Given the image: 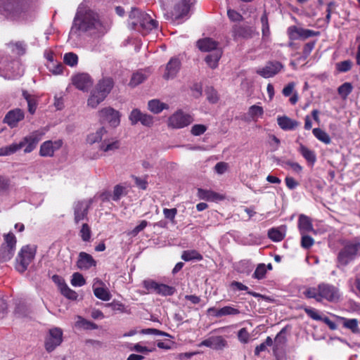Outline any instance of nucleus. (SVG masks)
Segmentation results:
<instances>
[{"label":"nucleus","mask_w":360,"mask_h":360,"mask_svg":"<svg viewBox=\"0 0 360 360\" xmlns=\"http://www.w3.org/2000/svg\"><path fill=\"white\" fill-rule=\"evenodd\" d=\"M38 0H0V15L11 21H20L37 8Z\"/></svg>","instance_id":"1"},{"label":"nucleus","mask_w":360,"mask_h":360,"mask_svg":"<svg viewBox=\"0 0 360 360\" xmlns=\"http://www.w3.org/2000/svg\"><path fill=\"white\" fill-rule=\"evenodd\" d=\"M304 296L307 299H314L321 302L326 300L329 302L336 303L341 297L340 289L328 283H321L316 287L307 288L303 292Z\"/></svg>","instance_id":"2"},{"label":"nucleus","mask_w":360,"mask_h":360,"mask_svg":"<svg viewBox=\"0 0 360 360\" xmlns=\"http://www.w3.org/2000/svg\"><path fill=\"white\" fill-rule=\"evenodd\" d=\"M42 135V133L38 131H35L32 132L30 136H25L22 141L18 143H14L6 147L0 148V156H6L13 154L23 148L25 146H26L25 148L24 149L25 153H31L36 148L37 145L41 139Z\"/></svg>","instance_id":"3"},{"label":"nucleus","mask_w":360,"mask_h":360,"mask_svg":"<svg viewBox=\"0 0 360 360\" xmlns=\"http://www.w3.org/2000/svg\"><path fill=\"white\" fill-rule=\"evenodd\" d=\"M99 24L98 15L92 10L77 12L72 27V32H86L94 29Z\"/></svg>","instance_id":"4"},{"label":"nucleus","mask_w":360,"mask_h":360,"mask_svg":"<svg viewBox=\"0 0 360 360\" xmlns=\"http://www.w3.org/2000/svg\"><path fill=\"white\" fill-rule=\"evenodd\" d=\"M342 248L337 256L338 265L346 266L353 261L360 252V240L355 238L352 240H345L342 243Z\"/></svg>","instance_id":"5"},{"label":"nucleus","mask_w":360,"mask_h":360,"mask_svg":"<svg viewBox=\"0 0 360 360\" xmlns=\"http://www.w3.org/2000/svg\"><path fill=\"white\" fill-rule=\"evenodd\" d=\"M129 18L134 28L139 25L147 32L156 29L158 25V21L153 19L149 14L136 8H131Z\"/></svg>","instance_id":"6"},{"label":"nucleus","mask_w":360,"mask_h":360,"mask_svg":"<svg viewBox=\"0 0 360 360\" xmlns=\"http://www.w3.org/2000/svg\"><path fill=\"white\" fill-rule=\"evenodd\" d=\"M107 131L105 127H101L96 132L89 134L87 136L86 141L89 144H94L101 141L99 146L100 150L103 152H108L117 149L120 146L118 141H110L106 136Z\"/></svg>","instance_id":"7"},{"label":"nucleus","mask_w":360,"mask_h":360,"mask_svg":"<svg viewBox=\"0 0 360 360\" xmlns=\"http://www.w3.org/2000/svg\"><path fill=\"white\" fill-rule=\"evenodd\" d=\"M36 250L30 245L21 248L16 259L15 269L20 273L25 272L34 258Z\"/></svg>","instance_id":"8"},{"label":"nucleus","mask_w":360,"mask_h":360,"mask_svg":"<svg viewBox=\"0 0 360 360\" xmlns=\"http://www.w3.org/2000/svg\"><path fill=\"white\" fill-rule=\"evenodd\" d=\"M99 122L108 123L111 127H116L120 123V114L119 111L111 107H105L98 112Z\"/></svg>","instance_id":"9"},{"label":"nucleus","mask_w":360,"mask_h":360,"mask_svg":"<svg viewBox=\"0 0 360 360\" xmlns=\"http://www.w3.org/2000/svg\"><path fill=\"white\" fill-rule=\"evenodd\" d=\"M193 121L191 115L179 110L169 117L167 124L172 129H181L188 126Z\"/></svg>","instance_id":"10"},{"label":"nucleus","mask_w":360,"mask_h":360,"mask_svg":"<svg viewBox=\"0 0 360 360\" xmlns=\"http://www.w3.org/2000/svg\"><path fill=\"white\" fill-rule=\"evenodd\" d=\"M63 342V330L60 328H53L46 337L44 347L48 352H51Z\"/></svg>","instance_id":"11"},{"label":"nucleus","mask_w":360,"mask_h":360,"mask_svg":"<svg viewBox=\"0 0 360 360\" xmlns=\"http://www.w3.org/2000/svg\"><path fill=\"white\" fill-rule=\"evenodd\" d=\"M287 33L290 40L295 41L297 39L305 40L309 37H317L320 35V32L309 29L298 27L295 25L290 26L287 30Z\"/></svg>","instance_id":"12"},{"label":"nucleus","mask_w":360,"mask_h":360,"mask_svg":"<svg viewBox=\"0 0 360 360\" xmlns=\"http://www.w3.org/2000/svg\"><path fill=\"white\" fill-rule=\"evenodd\" d=\"M194 0H178L172 12V18L176 20L186 16Z\"/></svg>","instance_id":"13"},{"label":"nucleus","mask_w":360,"mask_h":360,"mask_svg":"<svg viewBox=\"0 0 360 360\" xmlns=\"http://www.w3.org/2000/svg\"><path fill=\"white\" fill-rule=\"evenodd\" d=\"M25 118V112L20 108L9 110L5 115L3 122L11 128H15Z\"/></svg>","instance_id":"14"},{"label":"nucleus","mask_w":360,"mask_h":360,"mask_svg":"<svg viewBox=\"0 0 360 360\" xmlns=\"http://www.w3.org/2000/svg\"><path fill=\"white\" fill-rule=\"evenodd\" d=\"M72 84L79 90L87 91L93 85V80L86 73H79L72 77Z\"/></svg>","instance_id":"15"},{"label":"nucleus","mask_w":360,"mask_h":360,"mask_svg":"<svg viewBox=\"0 0 360 360\" xmlns=\"http://www.w3.org/2000/svg\"><path fill=\"white\" fill-rule=\"evenodd\" d=\"M62 145L63 141L61 140L46 141L41 145L39 155L42 157H53L55 152L59 150Z\"/></svg>","instance_id":"16"},{"label":"nucleus","mask_w":360,"mask_h":360,"mask_svg":"<svg viewBox=\"0 0 360 360\" xmlns=\"http://www.w3.org/2000/svg\"><path fill=\"white\" fill-rule=\"evenodd\" d=\"M96 264V261L90 254L85 252H80L79 253L76 262V266L79 269L87 271L92 267H95Z\"/></svg>","instance_id":"17"},{"label":"nucleus","mask_w":360,"mask_h":360,"mask_svg":"<svg viewBox=\"0 0 360 360\" xmlns=\"http://www.w3.org/2000/svg\"><path fill=\"white\" fill-rule=\"evenodd\" d=\"M283 68L278 61H270L263 68L257 70V73L264 78L271 77L278 74Z\"/></svg>","instance_id":"18"},{"label":"nucleus","mask_w":360,"mask_h":360,"mask_svg":"<svg viewBox=\"0 0 360 360\" xmlns=\"http://www.w3.org/2000/svg\"><path fill=\"white\" fill-rule=\"evenodd\" d=\"M181 63L179 58H171L166 65L163 78L167 80L175 77L181 68Z\"/></svg>","instance_id":"19"},{"label":"nucleus","mask_w":360,"mask_h":360,"mask_svg":"<svg viewBox=\"0 0 360 360\" xmlns=\"http://www.w3.org/2000/svg\"><path fill=\"white\" fill-rule=\"evenodd\" d=\"M287 338L285 336V329L283 328L276 336L274 345L273 347V353L275 357L278 359V354L282 352L286 345Z\"/></svg>","instance_id":"20"},{"label":"nucleus","mask_w":360,"mask_h":360,"mask_svg":"<svg viewBox=\"0 0 360 360\" xmlns=\"http://www.w3.org/2000/svg\"><path fill=\"white\" fill-rule=\"evenodd\" d=\"M227 345V342L222 336L210 337L204 340L200 346H205L213 349H222Z\"/></svg>","instance_id":"21"},{"label":"nucleus","mask_w":360,"mask_h":360,"mask_svg":"<svg viewBox=\"0 0 360 360\" xmlns=\"http://www.w3.org/2000/svg\"><path fill=\"white\" fill-rule=\"evenodd\" d=\"M115 82L112 77H107L100 79L95 86V89L105 96H108L113 89Z\"/></svg>","instance_id":"22"},{"label":"nucleus","mask_w":360,"mask_h":360,"mask_svg":"<svg viewBox=\"0 0 360 360\" xmlns=\"http://www.w3.org/2000/svg\"><path fill=\"white\" fill-rule=\"evenodd\" d=\"M219 43L209 37L203 38L198 40L197 46L198 48L203 52H210L212 51H216L219 50L217 49Z\"/></svg>","instance_id":"23"},{"label":"nucleus","mask_w":360,"mask_h":360,"mask_svg":"<svg viewBox=\"0 0 360 360\" xmlns=\"http://www.w3.org/2000/svg\"><path fill=\"white\" fill-rule=\"evenodd\" d=\"M106 97L103 94L94 88L87 99V105L91 108H96Z\"/></svg>","instance_id":"24"},{"label":"nucleus","mask_w":360,"mask_h":360,"mask_svg":"<svg viewBox=\"0 0 360 360\" xmlns=\"http://www.w3.org/2000/svg\"><path fill=\"white\" fill-rule=\"evenodd\" d=\"M278 126L285 131L293 130L299 126V122L288 116H279L277 118Z\"/></svg>","instance_id":"25"},{"label":"nucleus","mask_w":360,"mask_h":360,"mask_svg":"<svg viewBox=\"0 0 360 360\" xmlns=\"http://www.w3.org/2000/svg\"><path fill=\"white\" fill-rule=\"evenodd\" d=\"M233 37L234 38H250L252 34V30L248 26L234 25L232 27Z\"/></svg>","instance_id":"26"},{"label":"nucleus","mask_w":360,"mask_h":360,"mask_svg":"<svg viewBox=\"0 0 360 360\" xmlns=\"http://www.w3.org/2000/svg\"><path fill=\"white\" fill-rule=\"evenodd\" d=\"M197 195L200 199L207 201L221 200L224 199V197L221 195L216 192L202 188L198 189Z\"/></svg>","instance_id":"27"},{"label":"nucleus","mask_w":360,"mask_h":360,"mask_svg":"<svg viewBox=\"0 0 360 360\" xmlns=\"http://www.w3.org/2000/svg\"><path fill=\"white\" fill-rule=\"evenodd\" d=\"M298 151L309 165H314L315 162H316V155L314 150L308 148L302 143H300Z\"/></svg>","instance_id":"28"},{"label":"nucleus","mask_w":360,"mask_h":360,"mask_svg":"<svg viewBox=\"0 0 360 360\" xmlns=\"http://www.w3.org/2000/svg\"><path fill=\"white\" fill-rule=\"evenodd\" d=\"M298 228L301 234L313 231L311 219L304 214H301L298 219Z\"/></svg>","instance_id":"29"},{"label":"nucleus","mask_w":360,"mask_h":360,"mask_svg":"<svg viewBox=\"0 0 360 360\" xmlns=\"http://www.w3.org/2000/svg\"><path fill=\"white\" fill-rule=\"evenodd\" d=\"M148 110L154 114H159L163 110L169 109V105L165 103L161 102L158 99H153L148 101Z\"/></svg>","instance_id":"30"},{"label":"nucleus","mask_w":360,"mask_h":360,"mask_svg":"<svg viewBox=\"0 0 360 360\" xmlns=\"http://www.w3.org/2000/svg\"><path fill=\"white\" fill-rule=\"evenodd\" d=\"M342 326L345 328L350 330L353 333H359L360 328L358 325V320L356 319H347L345 317H340Z\"/></svg>","instance_id":"31"},{"label":"nucleus","mask_w":360,"mask_h":360,"mask_svg":"<svg viewBox=\"0 0 360 360\" xmlns=\"http://www.w3.org/2000/svg\"><path fill=\"white\" fill-rule=\"evenodd\" d=\"M222 52L221 50H217L214 53L208 54L205 60L207 65L212 69L216 68L218 66L219 60L221 57Z\"/></svg>","instance_id":"32"},{"label":"nucleus","mask_w":360,"mask_h":360,"mask_svg":"<svg viewBox=\"0 0 360 360\" xmlns=\"http://www.w3.org/2000/svg\"><path fill=\"white\" fill-rule=\"evenodd\" d=\"M22 94L27 103L29 112L33 115L35 112L37 107V101L36 97L29 94L26 90H23Z\"/></svg>","instance_id":"33"},{"label":"nucleus","mask_w":360,"mask_h":360,"mask_svg":"<svg viewBox=\"0 0 360 360\" xmlns=\"http://www.w3.org/2000/svg\"><path fill=\"white\" fill-rule=\"evenodd\" d=\"M88 207H84L82 205H78L74 211V221L75 224H79L82 220L87 217Z\"/></svg>","instance_id":"34"},{"label":"nucleus","mask_w":360,"mask_h":360,"mask_svg":"<svg viewBox=\"0 0 360 360\" xmlns=\"http://www.w3.org/2000/svg\"><path fill=\"white\" fill-rule=\"evenodd\" d=\"M181 259L185 262L192 260L201 261L203 259L202 255L195 250H185L181 255Z\"/></svg>","instance_id":"35"},{"label":"nucleus","mask_w":360,"mask_h":360,"mask_svg":"<svg viewBox=\"0 0 360 360\" xmlns=\"http://www.w3.org/2000/svg\"><path fill=\"white\" fill-rule=\"evenodd\" d=\"M146 79L147 75L142 70L137 71L132 75L129 85L131 87H135L143 82Z\"/></svg>","instance_id":"36"},{"label":"nucleus","mask_w":360,"mask_h":360,"mask_svg":"<svg viewBox=\"0 0 360 360\" xmlns=\"http://www.w3.org/2000/svg\"><path fill=\"white\" fill-rule=\"evenodd\" d=\"M314 136L320 141L325 144H330L331 139L330 136L323 129L320 128H314L312 130Z\"/></svg>","instance_id":"37"},{"label":"nucleus","mask_w":360,"mask_h":360,"mask_svg":"<svg viewBox=\"0 0 360 360\" xmlns=\"http://www.w3.org/2000/svg\"><path fill=\"white\" fill-rule=\"evenodd\" d=\"M262 23V34L263 37H268L270 35V27L268 19V13L264 11L260 18Z\"/></svg>","instance_id":"38"},{"label":"nucleus","mask_w":360,"mask_h":360,"mask_svg":"<svg viewBox=\"0 0 360 360\" xmlns=\"http://www.w3.org/2000/svg\"><path fill=\"white\" fill-rule=\"evenodd\" d=\"M15 248L2 246L0 247V256L2 262L9 261L14 255Z\"/></svg>","instance_id":"39"},{"label":"nucleus","mask_w":360,"mask_h":360,"mask_svg":"<svg viewBox=\"0 0 360 360\" xmlns=\"http://www.w3.org/2000/svg\"><path fill=\"white\" fill-rule=\"evenodd\" d=\"M94 293L97 298L103 301H108L111 298L110 292L108 289L104 288L99 287L94 288Z\"/></svg>","instance_id":"40"},{"label":"nucleus","mask_w":360,"mask_h":360,"mask_svg":"<svg viewBox=\"0 0 360 360\" xmlns=\"http://www.w3.org/2000/svg\"><path fill=\"white\" fill-rule=\"evenodd\" d=\"M46 67L48 70L55 75H61L63 72L65 68L63 64L61 62L55 61L52 63H47Z\"/></svg>","instance_id":"41"},{"label":"nucleus","mask_w":360,"mask_h":360,"mask_svg":"<svg viewBox=\"0 0 360 360\" xmlns=\"http://www.w3.org/2000/svg\"><path fill=\"white\" fill-rule=\"evenodd\" d=\"M63 62L70 67H75L78 64V56L73 52L66 53L63 57Z\"/></svg>","instance_id":"42"},{"label":"nucleus","mask_w":360,"mask_h":360,"mask_svg":"<svg viewBox=\"0 0 360 360\" xmlns=\"http://www.w3.org/2000/svg\"><path fill=\"white\" fill-rule=\"evenodd\" d=\"M248 114L254 121H257V118L261 117L264 114L263 108L253 105L249 108Z\"/></svg>","instance_id":"43"},{"label":"nucleus","mask_w":360,"mask_h":360,"mask_svg":"<svg viewBox=\"0 0 360 360\" xmlns=\"http://www.w3.org/2000/svg\"><path fill=\"white\" fill-rule=\"evenodd\" d=\"M353 63L350 60H345L335 64V69L338 72H347L352 70Z\"/></svg>","instance_id":"44"},{"label":"nucleus","mask_w":360,"mask_h":360,"mask_svg":"<svg viewBox=\"0 0 360 360\" xmlns=\"http://www.w3.org/2000/svg\"><path fill=\"white\" fill-rule=\"evenodd\" d=\"M353 86L349 82H345L338 89V94L342 98H346L352 91Z\"/></svg>","instance_id":"45"},{"label":"nucleus","mask_w":360,"mask_h":360,"mask_svg":"<svg viewBox=\"0 0 360 360\" xmlns=\"http://www.w3.org/2000/svg\"><path fill=\"white\" fill-rule=\"evenodd\" d=\"M268 237L274 242H280L284 238L285 234L278 229L271 228L268 231Z\"/></svg>","instance_id":"46"},{"label":"nucleus","mask_w":360,"mask_h":360,"mask_svg":"<svg viewBox=\"0 0 360 360\" xmlns=\"http://www.w3.org/2000/svg\"><path fill=\"white\" fill-rule=\"evenodd\" d=\"M175 292V288L166 284L159 283L157 294L162 296L172 295Z\"/></svg>","instance_id":"47"},{"label":"nucleus","mask_w":360,"mask_h":360,"mask_svg":"<svg viewBox=\"0 0 360 360\" xmlns=\"http://www.w3.org/2000/svg\"><path fill=\"white\" fill-rule=\"evenodd\" d=\"M4 243L1 244L2 246L15 248L17 240L12 232L4 234Z\"/></svg>","instance_id":"48"},{"label":"nucleus","mask_w":360,"mask_h":360,"mask_svg":"<svg viewBox=\"0 0 360 360\" xmlns=\"http://www.w3.org/2000/svg\"><path fill=\"white\" fill-rule=\"evenodd\" d=\"M127 194V189L124 186L117 184L114 187L112 200L118 201L121 197Z\"/></svg>","instance_id":"49"},{"label":"nucleus","mask_w":360,"mask_h":360,"mask_svg":"<svg viewBox=\"0 0 360 360\" xmlns=\"http://www.w3.org/2000/svg\"><path fill=\"white\" fill-rule=\"evenodd\" d=\"M217 315L221 316L229 315H238L240 313V310L231 306H225L221 309H219Z\"/></svg>","instance_id":"50"},{"label":"nucleus","mask_w":360,"mask_h":360,"mask_svg":"<svg viewBox=\"0 0 360 360\" xmlns=\"http://www.w3.org/2000/svg\"><path fill=\"white\" fill-rule=\"evenodd\" d=\"M79 236L82 240L84 242H88L90 240L91 237V230L87 223H84L82 224V228L79 231Z\"/></svg>","instance_id":"51"},{"label":"nucleus","mask_w":360,"mask_h":360,"mask_svg":"<svg viewBox=\"0 0 360 360\" xmlns=\"http://www.w3.org/2000/svg\"><path fill=\"white\" fill-rule=\"evenodd\" d=\"M86 281L82 274L75 272L72 274L71 284L75 287H81L85 285Z\"/></svg>","instance_id":"52"},{"label":"nucleus","mask_w":360,"mask_h":360,"mask_svg":"<svg viewBox=\"0 0 360 360\" xmlns=\"http://www.w3.org/2000/svg\"><path fill=\"white\" fill-rule=\"evenodd\" d=\"M77 325L88 330L98 328V326L95 323L88 321L81 316H79Z\"/></svg>","instance_id":"53"},{"label":"nucleus","mask_w":360,"mask_h":360,"mask_svg":"<svg viewBox=\"0 0 360 360\" xmlns=\"http://www.w3.org/2000/svg\"><path fill=\"white\" fill-rule=\"evenodd\" d=\"M227 16L231 22H241L243 20V15L237 11L229 8L227 9Z\"/></svg>","instance_id":"54"},{"label":"nucleus","mask_w":360,"mask_h":360,"mask_svg":"<svg viewBox=\"0 0 360 360\" xmlns=\"http://www.w3.org/2000/svg\"><path fill=\"white\" fill-rule=\"evenodd\" d=\"M266 274V269L264 264H259L257 265L252 277L254 278L261 280L264 278Z\"/></svg>","instance_id":"55"},{"label":"nucleus","mask_w":360,"mask_h":360,"mask_svg":"<svg viewBox=\"0 0 360 360\" xmlns=\"http://www.w3.org/2000/svg\"><path fill=\"white\" fill-rule=\"evenodd\" d=\"M60 292L63 295H64L65 297L72 300H77L78 295L77 293L74 291L73 290L70 289L68 285L64 286L63 288L61 289Z\"/></svg>","instance_id":"56"},{"label":"nucleus","mask_w":360,"mask_h":360,"mask_svg":"<svg viewBox=\"0 0 360 360\" xmlns=\"http://www.w3.org/2000/svg\"><path fill=\"white\" fill-rule=\"evenodd\" d=\"M143 287L149 292H154L157 294L159 283L156 281L149 279L145 280L143 283Z\"/></svg>","instance_id":"57"},{"label":"nucleus","mask_w":360,"mask_h":360,"mask_svg":"<svg viewBox=\"0 0 360 360\" xmlns=\"http://www.w3.org/2000/svg\"><path fill=\"white\" fill-rule=\"evenodd\" d=\"M301 235V246L304 249L310 248L314 243V238L308 235H306L305 233Z\"/></svg>","instance_id":"58"},{"label":"nucleus","mask_w":360,"mask_h":360,"mask_svg":"<svg viewBox=\"0 0 360 360\" xmlns=\"http://www.w3.org/2000/svg\"><path fill=\"white\" fill-rule=\"evenodd\" d=\"M304 312L309 316L311 319L315 321H321L323 317L319 314L318 311L313 308L310 307H303Z\"/></svg>","instance_id":"59"},{"label":"nucleus","mask_w":360,"mask_h":360,"mask_svg":"<svg viewBox=\"0 0 360 360\" xmlns=\"http://www.w3.org/2000/svg\"><path fill=\"white\" fill-rule=\"evenodd\" d=\"M8 46L15 48L18 55H22L25 53V44L23 41L10 42Z\"/></svg>","instance_id":"60"},{"label":"nucleus","mask_w":360,"mask_h":360,"mask_svg":"<svg viewBox=\"0 0 360 360\" xmlns=\"http://www.w3.org/2000/svg\"><path fill=\"white\" fill-rule=\"evenodd\" d=\"M207 127L201 124H194L191 127V133L193 136H200L203 134L207 131Z\"/></svg>","instance_id":"61"},{"label":"nucleus","mask_w":360,"mask_h":360,"mask_svg":"<svg viewBox=\"0 0 360 360\" xmlns=\"http://www.w3.org/2000/svg\"><path fill=\"white\" fill-rule=\"evenodd\" d=\"M238 340L243 344H246L248 342L250 339V333L248 331L247 328H243L238 330Z\"/></svg>","instance_id":"62"},{"label":"nucleus","mask_w":360,"mask_h":360,"mask_svg":"<svg viewBox=\"0 0 360 360\" xmlns=\"http://www.w3.org/2000/svg\"><path fill=\"white\" fill-rule=\"evenodd\" d=\"M143 113L139 109H134L129 115V120L132 124H136L141 120Z\"/></svg>","instance_id":"63"},{"label":"nucleus","mask_w":360,"mask_h":360,"mask_svg":"<svg viewBox=\"0 0 360 360\" xmlns=\"http://www.w3.org/2000/svg\"><path fill=\"white\" fill-rule=\"evenodd\" d=\"M163 214L166 219H168L172 222H174L175 217L177 214V210H176V208H172V209L164 208Z\"/></svg>","instance_id":"64"}]
</instances>
